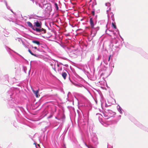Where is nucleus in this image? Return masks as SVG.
<instances>
[{"label":"nucleus","instance_id":"f257e3e1","mask_svg":"<svg viewBox=\"0 0 148 148\" xmlns=\"http://www.w3.org/2000/svg\"><path fill=\"white\" fill-rule=\"evenodd\" d=\"M18 91V90L17 88H12L8 91L7 95L8 97V104L9 106L11 108H14L18 112L21 110V108L17 106V105L18 101L16 92Z\"/></svg>","mask_w":148,"mask_h":148},{"label":"nucleus","instance_id":"f03ea898","mask_svg":"<svg viewBox=\"0 0 148 148\" xmlns=\"http://www.w3.org/2000/svg\"><path fill=\"white\" fill-rule=\"evenodd\" d=\"M33 30L36 32L45 33L46 30L42 27V23L39 21H35L33 23Z\"/></svg>","mask_w":148,"mask_h":148},{"label":"nucleus","instance_id":"7ed1b4c3","mask_svg":"<svg viewBox=\"0 0 148 148\" xmlns=\"http://www.w3.org/2000/svg\"><path fill=\"white\" fill-rule=\"evenodd\" d=\"M103 116L108 119L111 117L113 116L115 114V113L111 110H105L103 111Z\"/></svg>","mask_w":148,"mask_h":148},{"label":"nucleus","instance_id":"20e7f679","mask_svg":"<svg viewBox=\"0 0 148 148\" xmlns=\"http://www.w3.org/2000/svg\"><path fill=\"white\" fill-rule=\"evenodd\" d=\"M80 52L78 50L72 51L69 53L70 56L73 58H76L80 54Z\"/></svg>","mask_w":148,"mask_h":148},{"label":"nucleus","instance_id":"39448f33","mask_svg":"<svg viewBox=\"0 0 148 148\" xmlns=\"http://www.w3.org/2000/svg\"><path fill=\"white\" fill-rule=\"evenodd\" d=\"M92 137V140L95 144V145L98 144V138L95 133H92L91 134Z\"/></svg>","mask_w":148,"mask_h":148},{"label":"nucleus","instance_id":"423d86ee","mask_svg":"<svg viewBox=\"0 0 148 148\" xmlns=\"http://www.w3.org/2000/svg\"><path fill=\"white\" fill-rule=\"evenodd\" d=\"M92 29L91 35L92 37H94L96 35L97 31L99 30V27H97L95 28L93 27V28H92Z\"/></svg>","mask_w":148,"mask_h":148},{"label":"nucleus","instance_id":"0eeeda50","mask_svg":"<svg viewBox=\"0 0 148 148\" xmlns=\"http://www.w3.org/2000/svg\"><path fill=\"white\" fill-rule=\"evenodd\" d=\"M89 22L90 24L91 27L93 28L95 25V23L94 22V20L92 18H90V19Z\"/></svg>","mask_w":148,"mask_h":148},{"label":"nucleus","instance_id":"6e6552de","mask_svg":"<svg viewBox=\"0 0 148 148\" xmlns=\"http://www.w3.org/2000/svg\"><path fill=\"white\" fill-rule=\"evenodd\" d=\"M100 101L101 102V106L102 109H103V107L105 106L106 107L108 106V105L106 104V103L104 102V101L102 100V99H101L100 100Z\"/></svg>","mask_w":148,"mask_h":148},{"label":"nucleus","instance_id":"1a4fd4ad","mask_svg":"<svg viewBox=\"0 0 148 148\" xmlns=\"http://www.w3.org/2000/svg\"><path fill=\"white\" fill-rule=\"evenodd\" d=\"M117 108L118 111L121 114H123L124 111L119 105H118V106H117Z\"/></svg>","mask_w":148,"mask_h":148},{"label":"nucleus","instance_id":"9d476101","mask_svg":"<svg viewBox=\"0 0 148 148\" xmlns=\"http://www.w3.org/2000/svg\"><path fill=\"white\" fill-rule=\"evenodd\" d=\"M27 23L28 26L33 30V25L29 21L27 22Z\"/></svg>","mask_w":148,"mask_h":148},{"label":"nucleus","instance_id":"9b49d317","mask_svg":"<svg viewBox=\"0 0 148 148\" xmlns=\"http://www.w3.org/2000/svg\"><path fill=\"white\" fill-rule=\"evenodd\" d=\"M62 75L63 78L65 79H66V77L67 75V73L65 72H63L62 74Z\"/></svg>","mask_w":148,"mask_h":148},{"label":"nucleus","instance_id":"f8f14e48","mask_svg":"<svg viewBox=\"0 0 148 148\" xmlns=\"http://www.w3.org/2000/svg\"><path fill=\"white\" fill-rule=\"evenodd\" d=\"M73 84L76 86L78 87H82L84 86L82 84H80L74 83Z\"/></svg>","mask_w":148,"mask_h":148},{"label":"nucleus","instance_id":"ddd939ff","mask_svg":"<svg viewBox=\"0 0 148 148\" xmlns=\"http://www.w3.org/2000/svg\"><path fill=\"white\" fill-rule=\"evenodd\" d=\"M32 42L38 45H40V42L37 40H34L32 41Z\"/></svg>","mask_w":148,"mask_h":148},{"label":"nucleus","instance_id":"4468645a","mask_svg":"<svg viewBox=\"0 0 148 148\" xmlns=\"http://www.w3.org/2000/svg\"><path fill=\"white\" fill-rule=\"evenodd\" d=\"M4 3H5V4L7 7V9L8 10H11V11L12 12H13V11H12V10L11 9H10V7L8 5L7 2L5 0L4 1Z\"/></svg>","mask_w":148,"mask_h":148},{"label":"nucleus","instance_id":"2eb2a0df","mask_svg":"<svg viewBox=\"0 0 148 148\" xmlns=\"http://www.w3.org/2000/svg\"><path fill=\"white\" fill-rule=\"evenodd\" d=\"M33 92L36 95V97H38V90H37L36 91L33 90Z\"/></svg>","mask_w":148,"mask_h":148},{"label":"nucleus","instance_id":"dca6fc26","mask_svg":"<svg viewBox=\"0 0 148 148\" xmlns=\"http://www.w3.org/2000/svg\"><path fill=\"white\" fill-rule=\"evenodd\" d=\"M54 7L57 10H58L59 8L58 4L56 3H54Z\"/></svg>","mask_w":148,"mask_h":148},{"label":"nucleus","instance_id":"f3484780","mask_svg":"<svg viewBox=\"0 0 148 148\" xmlns=\"http://www.w3.org/2000/svg\"><path fill=\"white\" fill-rule=\"evenodd\" d=\"M28 51L29 52V53L32 55L33 56H36V54H34V53H33L32 51H31V50L29 49L28 50Z\"/></svg>","mask_w":148,"mask_h":148},{"label":"nucleus","instance_id":"a211bd4d","mask_svg":"<svg viewBox=\"0 0 148 148\" xmlns=\"http://www.w3.org/2000/svg\"><path fill=\"white\" fill-rule=\"evenodd\" d=\"M112 28H113L115 29H116V26L114 23H112Z\"/></svg>","mask_w":148,"mask_h":148},{"label":"nucleus","instance_id":"6ab92c4d","mask_svg":"<svg viewBox=\"0 0 148 148\" xmlns=\"http://www.w3.org/2000/svg\"><path fill=\"white\" fill-rule=\"evenodd\" d=\"M95 10L94 9H93V10L92 11L91 13L92 15H95Z\"/></svg>","mask_w":148,"mask_h":148},{"label":"nucleus","instance_id":"aec40b11","mask_svg":"<svg viewBox=\"0 0 148 148\" xmlns=\"http://www.w3.org/2000/svg\"><path fill=\"white\" fill-rule=\"evenodd\" d=\"M85 145L88 148H92V147L90 145H87L86 143H85Z\"/></svg>","mask_w":148,"mask_h":148},{"label":"nucleus","instance_id":"412c9836","mask_svg":"<svg viewBox=\"0 0 148 148\" xmlns=\"http://www.w3.org/2000/svg\"><path fill=\"white\" fill-rule=\"evenodd\" d=\"M106 6H110V4L109 3H106L105 4Z\"/></svg>","mask_w":148,"mask_h":148},{"label":"nucleus","instance_id":"4be33fe9","mask_svg":"<svg viewBox=\"0 0 148 148\" xmlns=\"http://www.w3.org/2000/svg\"><path fill=\"white\" fill-rule=\"evenodd\" d=\"M101 56L99 55L98 56V57L97 58V60H99L101 59Z\"/></svg>","mask_w":148,"mask_h":148},{"label":"nucleus","instance_id":"5701e85b","mask_svg":"<svg viewBox=\"0 0 148 148\" xmlns=\"http://www.w3.org/2000/svg\"><path fill=\"white\" fill-rule=\"evenodd\" d=\"M111 17H112V20L113 21H114V14H112L111 15Z\"/></svg>","mask_w":148,"mask_h":148},{"label":"nucleus","instance_id":"b1692460","mask_svg":"<svg viewBox=\"0 0 148 148\" xmlns=\"http://www.w3.org/2000/svg\"><path fill=\"white\" fill-rule=\"evenodd\" d=\"M15 53H16V54H17V55H18L19 56H20L22 58H23V59H24V58L22 56H21V55H20V54H18V53H17L14 52V51H13Z\"/></svg>","mask_w":148,"mask_h":148},{"label":"nucleus","instance_id":"393cba45","mask_svg":"<svg viewBox=\"0 0 148 148\" xmlns=\"http://www.w3.org/2000/svg\"><path fill=\"white\" fill-rule=\"evenodd\" d=\"M48 9V11L50 12L51 10V8L50 7H48L47 8Z\"/></svg>","mask_w":148,"mask_h":148},{"label":"nucleus","instance_id":"a878e982","mask_svg":"<svg viewBox=\"0 0 148 148\" xmlns=\"http://www.w3.org/2000/svg\"><path fill=\"white\" fill-rule=\"evenodd\" d=\"M103 62L104 63H105L106 65H107L108 64V63L105 60H103Z\"/></svg>","mask_w":148,"mask_h":148},{"label":"nucleus","instance_id":"bb28decb","mask_svg":"<svg viewBox=\"0 0 148 148\" xmlns=\"http://www.w3.org/2000/svg\"><path fill=\"white\" fill-rule=\"evenodd\" d=\"M32 47V48H34L35 49H37V50H38V51H39V49H37V47Z\"/></svg>","mask_w":148,"mask_h":148},{"label":"nucleus","instance_id":"cd10ccee","mask_svg":"<svg viewBox=\"0 0 148 148\" xmlns=\"http://www.w3.org/2000/svg\"><path fill=\"white\" fill-rule=\"evenodd\" d=\"M110 9H111V8H109V9L108 10H107V11H106L107 13V14H108V12L109 10H110Z\"/></svg>","mask_w":148,"mask_h":148},{"label":"nucleus","instance_id":"c85d7f7f","mask_svg":"<svg viewBox=\"0 0 148 148\" xmlns=\"http://www.w3.org/2000/svg\"><path fill=\"white\" fill-rule=\"evenodd\" d=\"M52 117V115H50V116H49L48 117V119L51 118Z\"/></svg>","mask_w":148,"mask_h":148},{"label":"nucleus","instance_id":"c756f323","mask_svg":"<svg viewBox=\"0 0 148 148\" xmlns=\"http://www.w3.org/2000/svg\"><path fill=\"white\" fill-rule=\"evenodd\" d=\"M103 69H104V70H106L107 68L106 67L104 66L103 68Z\"/></svg>","mask_w":148,"mask_h":148},{"label":"nucleus","instance_id":"7c9ffc66","mask_svg":"<svg viewBox=\"0 0 148 148\" xmlns=\"http://www.w3.org/2000/svg\"><path fill=\"white\" fill-rule=\"evenodd\" d=\"M99 83L101 85H102V84H103L102 82H99Z\"/></svg>","mask_w":148,"mask_h":148},{"label":"nucleus","instance_id":"2f4dec72","mask_svg":"<svg viewBox=\"0 0 148 148\" xmlns=\"http://www.w3.org/2000/svg\"><path fill=\"white\" fill-rule=\"evenodd\" d=\"M110 56L108 58V61H110Z\"/></svg>","mask_w":148,"mask_h":148},{"label":"nucleus","instance_id":"473e14b6","mask_svg":"<svg viewBox=\"0 0 148 148\" xmlns=\"http://www.w3.org/2000/svg\"><path fill=\"white\" fill-rule=\"evenodd\" d=\"M53 69L54 70L56 71V68H53Z\"/></svg>","mask_w":148,"mask_h":148},{"label":"nucleus","instance_id":"72a5a7b5","mask_svg":"<svg viewBox=\"0 0 148 148\" xmlns=\"http://www.w3.org/2000/svg\"><path fill=\"white\" fill-rule=\"evenodd\" d=\"M57 66L58 67L59 66V65L58 64H57Z\"/></svg>","mask_w":148,"mask_h":148},{"label":"nucleus","instance_id":"f704fd0d","mask_svg":"<svg viewBox=\"0 0 148 148\" xmlns=\"http://www.w3.org/2000/svg\"><path fill=\"white\" fill-rule=\"evenodd\" d=\"M146 130L148 132V128H147V129Z\"/></svg>","mask_w":148,"mask_h":148},{"label":"nucleus","instance_id":"c9c22d12","mask_svg":"<svg viewBox=\"0 0 148 148\" xmlns=\"http://www.w3.org/2000/svg\"><path fill=\"white\" fill-rule=\"evenodd\" d=\"M3 0H0V1H2Z\"/></svg>","mask_w":148,"mask_h":148},{"label":"nucleus","instance_id":"e433bc0d","mask_svg":"<svg viewBox=\"0 0 148 148\" xmlns=\"http://www.w3.org/2000/svg\"><path fill=\"white\" fill-rule=\"evenodd\" d=\"M121 115H119V117H121Z\"/></svg>","mask_w":148,"mask_h":148},{"label":"nucleus","instance_id":"4c0bfd02","mask_svg":"<svg viewBox=\"0 0 148 148\" xmlns=\"http://www.w3.org/2000/svg\"><path fill=\"white\" fill-rule=\"evenodd\" d=\"M31 1H34V0H31Z\"/></svg>","mask_w":148,"mask_h":148},{"label":"nucleus","instance_id":"58836bf2","mask_svg":"<svg viewBox=\"0 0 148 148\" xmlns=\"http://www.w3.org/2000/svg\"><path fill=\"white\" fill-rule=\"evenodd\" d=\"M102 64V62H101V64Z\"/></svg>","mask_w":148,"mask_h":148},{"label":"nucleus","instance_id":"ea45409f","mask_svg":"<svg viewBox=\"0 0 148 148\" xmlns=\"http://www.w3.org/2000/svg\"><path fill=\"white\" fill-rule=\"evenodd\" d=\"M106 32H107V30H106Z\"/></svg>","mask_w":148,"mask_h":148},{"label":"nucleus","instance_id":"a19ab883","mask_svg":"<svg viewBox=\"0 0 148 148\" xmlns=\"http://www.w3.org/2000/svg\"><path fill=\"white\" fill-rule=\"evenodd\" d=\"M60 70H62V68H61Z\"/></svg>","mask_w":148,"mask_h":148}]
</instances>
